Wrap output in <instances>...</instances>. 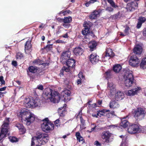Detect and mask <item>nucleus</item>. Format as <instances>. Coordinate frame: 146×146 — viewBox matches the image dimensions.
<instances>
[{"label":"nucleus","mask_w":146,"mask_h":146,"mask_svg":"<svg viewBox=\"0 0 146 146\" xmlns=\"http://www.w3.org/2000/svg\"><path fill=\"white\" fill-rule=\"evenodd\" d=\"M47 90V91L43 94V98L45 100L49 99L51 102L55 103H58L61 98L62 101H64L65 98L64 97V94L67 95V96H70L71 94L70 91L68 90H64L61 93V95L63 97H61L58 92L53 91L50 88Z\"/></svg>","instance_id":"obj_1"},{"label":"nucleus","mask_w":146,"mask_h":146,"mask_svg":"<svg viewBox=\"0 0 146 146\" xmlns=\"http://www.w3.org/2000/svg\"><path fill=\"white\" fill-rule=\"evenodd\" d=\"M19 115L23 119H26L27 122H32L35 119L34 115L27 111L26 109L21 110Z\"/></svg>","instance_id":"obj_2"},{"label":"nucleus","mask_w":146,"mask_h":146,"mask_svg":"<svg viewBox=\"0 0 146 146\" xmlns=\"http://www.w3.org/2000/svg\"><path fill=\"white\" fill-rule=\"evenodd\" d=\"M9 118H7L6 120L5 121L2 126L3 127L0 133V141L3 138L5 137L6 134L8 132V130L7 127L9 125Z\"/></svg>","instance_id":"obj_3"},{"label":"nucleus","mask_w":146,"mask_h":146,"mask_svg":"<svg viewBox=\"0 0 146 146\" xmlns=\"http://www.w3.org/2000/svg\"><path fill=\"white\" fill-rule=\"evenodd\" d=\"M145 110L142 108H137L134 111V117L136 119L141 120L145 117Z\"/></svg>","instance_id":"obj_4"},{"label":"nucleus","mask_w":146,"mask_h":146,"mask_svg":"<svg viewBox=\"0 0 146 146\" xmlns=\"http://www.w3.org/2000/svg\"><path fill=\"white\" fill-rule=\"evenodd\" d=\"M140 128L137 124H134L130 125L128 128V133L131 134L138 133L140 132Z\"/></svg>","instance_id":"obj_5"},{"label":"nucleus","mask_w":146,"mask_h":146,"mask_svg":"<svg viewBox=\"0 0 146 146\" xmlns=\"http://www.w3.org/2000/svg\"><path fill=\"white\" fill-rule=\"evenodd\" d=\"M54 125L51 123L44 122L42 124L41 127L42 130L45 132H47L54 129Z\"/></svg>","instance_id":"obj_6"},{"label":"nucleus","mask_w":146,"mask_h":146,"mask_svg":"<svg viewBox=\"0 0 146 146\" xmlns=\"http://www.w3.org/2000/svg\"><path fill=\"white\" fill-rule=\"evenodd\" d=\"M42 139L40 140L42 145H44L47 143L49 140V137L48 134L45 133H39L38 137Z\"/></svg>","instance_id":"obj_7"},{"label":"nucleus","mask_w":146,"mask_h":146,"mask_svg":"<svg viewBox=\"0 0 146 146\" xmlns=\"http://www.w3.org/2000/svg\"><path fill=\"white\" fill-rule=\"evenodd\" d=\"M139 62V59L135 55L131 56L129 60V64L132 66H136Z\"/></svg>","instance_id":"obj_8"},{"label":"nucleus","mask_w":146,"mask_h":146,"mask_svg":"<svg viewBox=\"0 0 146 146\" xmlns=\"http://www.w3.org/2000/svg\"><path fill=\"white\" fill-rule=\"evenodd\" d=\"M39 100L32 99L26 103V105L27 107L33 108L38 106V103Z\"/></svg>","instance_id":"obj_9"},{"label":"nucleus","mask_w":146,"mask_h":146,"mask_svg":"<svg viewBox=\"0 0 146 146\" xmlns=\"http://www.w3.org/2000/svg\"><path fill=\"white\" fill-rule=\"evenodd\" d=\"M38 137V135L37 137H34L32 138L31 141V146H39L42 144L41 142L40 141V138Z\"/></svg>","instance_id":"obj_10"},{"label":"nucleus","mask_w":146,"mask_h":146,"mask_svg":"<svg viewBox=\"0 0 146 146\" xmlns=\"http://www.w3.org/2000/svg\"><path fill=\"white\" fill-rule=\"evenodd\" d=\"M70 54V52L69 51H64L62 54L61 57V61H64L63 62H66L67 60L69 59Z\"/></svg>","instance_id":"obj_11"},{"label":"nucleus","mask_w":146,"mask_h":146,"mask_svg":"<svg viewBox=\"0 0 146 146\" xmlns=\"http://www.w3.org/2000/svg\"><path fill=\"white\" fill-rule=\"evenodd\" d=\"M82 34L83 35H85L84 37L86 38H88L89 35H91L92 36H94V34L92 31H90V29L88 28L85 27L82 30Z\"/></svg>","instance_id":"obj_12"},{"label":"nucleus","mask_w":146,"mask_h":146,"mask_svg":"<svg viewBox=\"0 0 146 146\" xmlns=\"http://www.w3.org/2000/svg\"><path fill=\"white\" fill-rule=\"evenodd\" d=\"M89 59L92 64H94L99 61V56L95 53L92 54L90 55Z\"/></svg>","instance_id":"obj_13"},{"label":"nucleus","mask_w":146,"mask_h":146,"mask_svg":"<svg viewBox=\"0 0 146 146\" xmlns=\"http://www.w3.org/2000/svg\"><path fill=\"white\" fill-rule=\"evenodd\" d=\"M146 21V18L142 16H140L139 17L138 19V22L137 24V27L138 29L140 28L143 23H144Z\"/></svg>","instance_id":"obj_14"},{"label":"nucleus","mask_w":146,"mask_h":146,"mask_svg":"<svg viewBox=\"0 0 146 146\" xmlns=\"http://www.w3.org/2000/svg\"><path fill=\"white\" fill-rule=\"evenodd\" d=\"M138 4L135 2H132L128 4L127 6V8L130 11H133L137 7Z\"/></svg>","instance_id":"obj_15"},{"label":"nucleus","mask_w":146,"mask_h":146,"mask_svg":"<svg viewBox=\"0 0 146 146\" xmlns=\"http://www.w3.org/2000/svg\"><path fill=\"white\" fill-rule=\"evenodd\" d=\"M134 53L137 55H140L142 52V48L141 46L139 45H137L134 47L133 49Z\"/></svg>","instance_id":"obj_16"},{"label":"nucleus","mask_w":146,"mask_h":146,"mask_svg":"<svg viewBox=\"0 0 146 146\" xmlns=\"http://www.w3.org/2000/svg\"><path fill=\"white\" fill-rule=\"evenodd\" d=\"M100 12L95 10L92 12L89 15V18L91 20L95 19L99 16Z\"/></svg>","instance_id":"obj_17"},{"label":"nucleus","mask_w":146,"mask_h":146,"mask_svg":"<svg viewBox=\"0 0 146 146\" xmlns=\"http://www.w3.org/2000/svg\"><path fill=\"white\" fill-rule=\"evenodd\" d=\"M124 97L123 93L121 92H117L115 94V98L117 101L121 100Z\"/></svg>","instance_id":"obj_18"},{"label":"nucleus","mask_w":146,"mask_h":146,"mask_svg":"<svg viewBox=\"0 0 146 146\" xmlns=\"http://www.w3.org/2000/svg\"><path fill=\"white\" fill-rule=\"evenodd\" d=\"M140 90L139 88H137L130 90L128 91L126 94L127 96H133L135 94H136Z\"/></svg>","instance_id":"obj_19"},{"label":"nucleus","mask_w":146,"mask_h":146,"mask_svg":"<svg viewBox=\"0 0 146 146\" xmlns=\"http://www.w3.org/2000/svg\"><path fill=\"white\" fill-rule=\"evenodd\" d=\"M66 104H64L63 107H61L58 108V112L60 116L63 117L65 115L66 110L64 107H66Z\"/></svg>","instance_id":"obj_20"},{"label":"nucleus","mask_w":146,"mask_h":146,"mask_svg":"<svg viewBox=\"0 0 146 146\" xmlns=\"http://www.w3.org/2000/svg\"><path fill=\"white\" fill-rule=\"evenodd\" d=\"M74 54L76 56L80 55L83 52V50L81 47H76L73 50Z\"/></svg>","instance_id":"obj_21"},{"label":"nucleus","mask_w":146,"mask_h":146,"mask_svg":"<svg viewBox=\"0 0 146 146\" xmlns=\"http://www.w3.org/2000/svg\"><path fill=\"white\" fill-rule=\"evenodd\" d=\"M67 66L68 68H72L75 65V62L74 60L72 59H68L66 62Z\"/></svg>","instance_id":"obj_22"},{"label":"nucleus","mask_w":146,"mask_h":146,"mask_svg":"<svg viewBox=\"0 0 146 146\" xmlns=\"http://www.w3.org/2000/svg\"><path fill=\"white\" fill-rule=\"evenodd\" d=\"M119 105L118 102L115 100L112 101L110 104V108H115L119 107Z\"/></svg>","instance_id":"obj_23"},{"label":"nucleus","mask_w":146,"mask_h":146,"mask_svg":"<svg viewBox=\"0 0 146 146\" xmlns=\"http://www.w3.org/2000/svg\"><path fill=\"white\" fill-rule=\"evenodd\" d=\"M97 44L96 42L94 40L90 42L88 44V46L91 51H93L97 46Z\"/></svg>","instance_id":"obj_24"},{"label":"nucleus","mask_w":146,"mask_h":146,"mask_svg":"<svg viewBox=\"0 0 146 146\" xmlns=\"http://www.w3.org/2000/svg\"><path fill=\"white\" fill-rule=\"evenodd\" d=\"M106 55L108 56L110 58L112 57L114 55V54L112 50L110 48H107L106 49Z\"/></svg>","instance_id":"obj_25"},{"label":"nucleus","mask_w":146,"mask_h":146,"mask_svg":"<svg viewBox=\"0 0 146 146\" xmlns=\"http://www.w3.org/2000/svg\"><path fill=\"white\" fill-rule=\"evenodd\" d=\"M121 66L119 64L115 65L113 68V71L116 73L119 72L121 69Z\"/></svg>","instance_id":"obj_26"},{"label":"nucleus","mask_w":146,"mask_h":146,"mask_svg":"<svg viewBox=\"0 0 146 146\" xmlns=\"http://www.w3.org/2000/svg\"><path fill=\"white\" fill-rule=\"evenodd\" d=\"M124 78H129L131 80H134L133 75L131 72H127L125 73L124 76Z\"/></svg>","instance_id":"obj_27"},{"label":"nucleus","mask_w":146,"mask_h":146,"mask_svg":"<svg viewBox=\"0 0 146 146\" xmlns=\"http://www.w3.org/2000/svg\"><path fill=\"white\" fill-rule=\"evenodd\" d=\"M102 137L103 139H105V142L106 143H108L109 142L110 136L108 135V133L106 132L104 133Z\"/></svg>","instance_id":"obj_28"},{"label":"nucleus","mask_w":146,"mask_h":146,"mask_svg":"<svg viewBox=\"0 0 146 146\" xmlns=\"http://www.w3.org/2000/svg\"><path fill=\"white\" fill-rule=\"evenodd\" d=\"M121 121L120 124V125L124 127H127L129 124V122L127 120H125V118L122 119Z\"/></svg>","instance_id":"obj_29"},{"label":"nucleus","mask_w":146,"mask_h":146,"mask_svg":"<svg viewBox=\"0 0 146 146\" xmlns=\"http://www.w3.org/2000/svg\"><path fill=\"white\" fill-rule=\"evenodd\" d=\"M141 68L143 69L146 68V58H143L140 64Z\"/></svg>","instance_id":"obj_30"},{"label":"nucleus","mask_w":146,"mask_h":146,"mask_svg":"<svg viewBox=\"0 0 146 146\" xmlns=\"http://www.w3.org/2000/svg\"><path fill=\"white\" fill-rule=\"evenodd\" d=\"M16 126L17 127L19 130L22 131L23 133L25 132V129L24 128V127L22 124L17 123L16 125Z\"/></svg>","instance_id":"obj_31"},{"label":"nucleus","mask_w":146,"mask_h":146,"mask_svg":"<svg viewBox=\"0 0 146 146\" xmlns=\"http://www.w3.org/2000/svg\"><path fill=\"white\" fill-rule=\"evenodd\" d=\"M134 81L125 80L124 84L126 86L129 87L132 86Z\"/></svg>","instance_id":"obj_32"},{"label":"nucleus","mask_w":146,"mask_h":146,"mask_svg":"<svg viewBox=\"0 0 146 146\" xmlns=\"http://www.w3.org/2000/svg\"><path fill=\"white\" fill-rule=\"evenodd\" d=\"M31 47V42L30 41H27L26 42V43L25 44V50H29L30 49Z\"/></svg>","instance_id":"obj_33"},{"label":"nucleus","mask_w":146,"mask_h":146,"mask_svg":"<svg viewBox=\"0 0 146 146\" xmlns=\"http://www.w3.org/2000/svg\"><path fill=\"white\" fill-rule=\"evenodd\" d=\"M28 70L31 72L35 73L37 72V69L36 67L31 66L29 67Z\"/></svg>","instance_id":"obj_34"},{"label":"nucleus","mask_w":146,"mask_h":146,"mask_svg":"<svg viewBox=\"0 0 146 146\" xmlns=\"http://www.w3.org/2000/svg\"><path fill=\"white\" fill-rule=\"evenodd\" d=\"M86 28H88V29H90V27L92 25V23L89 21L85 22V23L83 25Z\"/></svg>","instance_id":"obj_35"},{"label":"nucleus","mask_w":146,"mask_h":146,"mask_svg":"<svg viewBox=\"0 0 146 146\" xmlns=\"http://www.w3.org/2000/svg\"><path fill=\"white\" fill-rule=\"evenodd\" d=\"M72 21V18L71 17H65L64 19V23H70Z\"/></svg>","instance_id":"obj_36"},{"label":"nucleus","mask_w":146,"mask_h":146,"mask_svg":"<svg viewBox=\"0 0 146 146\" xmlns=\"http://www.w3.org/2000/svg\"><path fill=\"white\" fill-rule=\"evenodd\" d=\"M108 78H110L113 75V72L112 70H108L105 73Z\"/></svg>","instance_id":"obj_37"},{"label":"nucleus","mask_w":146,"mask_h":146,"mask_svg":"<svg viewBox=\"0 0 146 146\" xmlns=\"http://www.w3.org/2000/svg\"><path fill=\"white\" fill-rule=\"evenodd\" d=\"M42 61L40 60L39 59H36L34 60L33 62V63L34 64H42Z\"/></svg>","instance_id":"obj_38"},{"label":"nucleus","mask_w":146,"mask_h":146,"mask_svg":"<svg viewBox=\"0 0 146 146\" xmlns=\"http://www.w3.org/2000/svg\"><path fill=\"white\" fill-rule=\"evenodd\" d=\"M107 1L114 8L118 7V6L115 5L114 2L112 0H107Z\"/></svg>","instance_id":"obj_39"},{"label":"nucleus","mask_w":146,"mask_h":146,"mask_svg":"<svg viewBox=\"0 0 146 146\" xmlns=\"http://www.w3.org/2000/svg\"><path fill=\"white\" fill-rule=\"evenodd\" d=\"M52 47V44H48L46 46L44 47V49H45L47 51H49L51 49Z\"/></svg>","instance_id":"obj_40"},{"label":"nucleus","mask_w":146,"mask_h":146,"mask_svg":"<svg viewBox=\"0 0 146 146\" xmlns=\"http://www.w3.org/2000/svg\"><path fill=\"white\" fill-rule=\"evenodd\" d=\"M97 0H90L88 2L86 3L85 4L86 7H88L90 3H92L97 1Z\"/></svg>","instance_id":"obj_41"},{"label":"nucleus","mask_w":146,"mask_h":146,"mask_svg":"<svg viewBox=\"0 0 146 146\" xmlns=\"http://www.w3.org/2000/svg\"><path fill=\"white\" fill-rule=\"evenodd\" d=\"M110 58L108 56H107L106 54H105V56H103L102 58V61L104 62L107 61Z\"/></svg>","instance_id":"obj_42"},{"label":"nucleus","mask_w":146,"mask_h":146,"mask_svg":"<svg viewBox=\"0 0 146 146\" xmlns=\"http://www.w3.org/2000/svg\"><path fill=\"white\" fill-rule=\"evenodd\" d=\"M9 139L12 142H16L18 140V139L15 137H10Z\"/></svg>","instance_id":"obj_43"},{"label":"nucleus","mask_w":146,"mask_h":146,"mask_svg":"<svg viewBox=\"0 0 146 146\" xmlns=\"http://www.w3.org/2000/svg\"><path fill=\"white\" fill-rule=\"evenodd\" d=\"M119 15V13L118 12L117 13L111 16V17L114 19H118Z\"/></svg>","instance_id":"obj_44"},{"label":"nucleus","mask_w":146,"mask_h":146,"mask_svg":"<svg viewBox=\"0 0 146 146\" xmlns=\"http://www.w3.org/2000/svg\"><path fill=\"white\" fill-rule=\"evenodd\" d=\"M108 89L112 88H115V86L112 83H108Z\"/></svg>","instance_id":"obj_45"},{"label":"nucleus","mask_w":146,"mask_h":146,"mask_svg":"<svg viewBox=\"0 0 146 146\" xmlns=\"http://www.w3.org/2000/svg\"><path fill=\"white\" fill-rule=\"evenodd\" d=\"M109 89L110 90V92L111 94L112 95L114 94L115 91V88H109Z\"/></svg>","instance_id":"obj_46"},{"label":"nucleus","mask_w":146,"mask_h":146,"mask_svg":"<svg viewBox=\"0 0 146 146\" xmlns=\"http://www.w3.org/2000/svg\"><path fill=\"white\" fill-rule=\"evenodd\" d=\"M23 56V54L20 52L18 53L17 54V59H20Z\"/></svg>","instance_id":"obj_47"},{"label":"nucleus","mask_w":146,"mask_h":146,"mask_svg":"<svg viewBox=\"0 0 146 146\" xmlns=\"http://www.w3.org/2000/svg\"><path fill=\"white\" fill-rule=\"evenodd\" d=\"M106 10L109 12H112L113 11V9L111 7H109L106 8Z\"/></svg>","instance_id":"obj_48"},{"label":"nucleus","mask_w":146,"mask_h":146,"mask_svg":"<svg viewBox=\"0 0 146 146\" xmlns=\"http://www.w3.org/2000/svg\"><path fill=\"white\" fill-rule=\"evenodd\" d=\"M62 71H61V73H60V74H61V75H63V73L62 72V71L63 70H64V71H65L66 72H67V71H68V70H69V69H68V68H67V67H64L62 68Z\"/></svg>","instance_id":"obj_49"},{"label":"nucleus","mask_w":146,"mask_h":146,"mask_svg":"<svg viewBox=\"0 0 146 146\" xmlns=\"http://www.w3.org/2000/svg\"><path fill=\"white\" fill-rule=\"evenodd\" d=\"M78 76L80 79H83L84 78V76L82 74V73H80L78 74Z\"/></svg>","instance_id":"obj_50"},{"label":"nucleus","mask_w":146,"mask_h":146,"mask_svg":"<svg viewBox=\"0 0 146 146\" xmlns=\"http://www.w3.org/2000/svg\"><path fill=\"white\" fill-rule=\"evenodd\" d=\"M37 88L39 90H42L43 89V87L42 85H40L38 86Z\"/></svg>","instance_id":"obj_51"},{"label":"nucleus","mask_w":146,"mask_h":146,"mask_svg":"<svg viewBox=\"0 0 146 146\" xmlns=\"http://www.w3.org/2000/svg\"><path fill=\"white\" fill-rule=\"evenodd\" d=\"M129 30V28L128 27H126L124 31L125 34L127 35Z\"/></svg>","instance_id":"obj_52"},{"label":"nucleus","mask_w":146,"mask_h":146,"mask_svg":"<svg viewBox=\"0 0 146 146\" xmlns=\"http://www.w3.org/2000/svg\"><path fill=\"white\" fill-rule=\"evenodd\" d=\"M70 24L67 23H64L62 25L66 28H68L70 26Z\"/></svg>","instance_id":"obj_53"},{"label":"nucleus","mask_w":146,"mask_h":146,"mask_svg":"<svg viewBox=\"0 0 146 146\" xmlns=\"http://www.w3.org/2000/svg\"><path fill=\"white\" fill-rule=\"evenodd\" d=\"M71 11L69 10H67L62 12V13L64 14V15H65L66 13H69Z\"/></svg>","instance_id":"obj_54"},{"label":"nucleus","mask_w":146,"mask_h":146,"mask_svg":"<svg viewBox=\"0 0 146 146\" xmlns=\"http://www.w3.org/2000/svg\"><path fill=\"white\" fill-rule=\"evenodd\" d=\"M94 144L97 146H101V144L97 141H96L94 142Z\"/></svg>","instance_id":"obj_55"},{"label":"nucleus","mask_w":146,"mask_h":146,"mask_svg":"<svg viewBox=\"0 0 146 146\" xmlns=\"http://www.w3.org/2000/svg\"><path fill=\"white\" fill-rule=\"evenodd\" d=\"M12 64L13 66H17V62L16 61H13L12 62Z\"/></svg>","instance_id":"obj_56"},{"label":"nucleus","mask_w":146,"mask_h":146,"mask_svg":"<svg viewBox=\"0 0 146 146\" xmlns=\"http://www.w3.org/2000/svg\"><path fill=\"white\" fill-rule=\"evenodd\" d=\"M77 139L79 141V142H80L81 141H82V143L83 142V138L81 136H80L79 138H77Z\"/></svg>","instance_id":"obj_57"},{"label":"nucleus","mask_w":146,"mask_h":146,"mask_svg":"<svg viewBox=\"0 0 146 146\" xmlns=\"http://www.w3.org/2000/svg\"><path fill=\"white\" fill-rule=\"evenodd\" d=\"M106 116L108 118H110L112 117L111 115V113H107L106 114Z\"/></svg>","instance_id":"obj_58"},{"label":"nucleus","mask_w":146,"mask_h":146,"mask_svg":"<svg viewBox=\"0 0 146 146\" xmlns=\"http://www.w3.org/2000/svg\"><path fill=\"white\" fill-rule=\"evenodd\" d=\"M76 135L77 138H79L80 136H81L80 133L78 132H77L76 133Z\"/></svg>","instance_id":"obj_59"},{"label":"nucleus","mask_w":146,"mask_h":146,"mask_svg":"<svg viewBox=\"0 0 146 146\" xmlns=\"http://www.w3.org/2000/svg\"><path fill=\"white\" fill-rule=\"evenodd\" d=\"M108 127L110 128L112 127L114 128L115 127H117V125H109Z\"/></svg>","instance_id":"obj_60"},{"label":"nucleus","mask_w":146,"mask_h":146,"mask_svg":"<svg viewBox=\"0 0 146 146\" xmlns=\"http://www.w3.org/2000/svg\"><path fill=\"white\" fill-rule=\"evenodd\" d=\"M99 113L101 115H104L105 113L104 110L100 111Z\"/></svg>","instance_id":"obj_61"},{"label":"nucleus","mask_w":146,"mask_h":146,"mask_svg":"<svg viewBox=\"0 0 146 146\" xmlns=\"http://www.w3.org/2000/svg\"><path fill=\"white\" fill-rule=\"evenodd\" d=\"M6 92H0V98H1L2 97L4 96V94L6 93Z\"/></svg>","instance_id":"obj_62"},{"label":"nucleus","mask_w":146,"mask_h":146,"mask_svg":"<svg viewBox=\"0 0 146 146\" xmlns=\"http://www.w3.org/2000/svg\"><path fill=\"white\" fill-rule=\"evenodd\" d=\"M57 20L58 21L60 22H64V19H63L58 18L57 19Z\"/></svg>","instance_id":"obj_63"},{"label":"nucleus","mask_w":146,"mask_h":146,"mask_svg":"<svg viewBox=\"0 0 146 146\" xmlns=\"http://www.w3.org/2000/svg\"><path fill=\"white\" fill-rule=\"evenodd\" d=\"M143 35L145 36H146V29H144L143 31Z\"/></svg>","instance_id":"obj_64"}]
</instances>
